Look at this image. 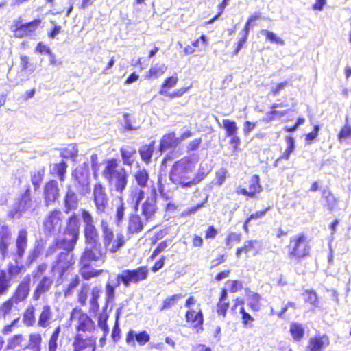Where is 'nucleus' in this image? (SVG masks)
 Wrapping results in <instances>:
<instances>
[{"mask_svg":"<svg viewBox=\"0 0 351 351\" xmlns=\"http://www.w3.org/2000/svg\"><path fill=\"white\" fill-rule=\"evenodd\" d=\"M149 269L147 267L141 266L134 269H125L119 274L115 280L109 279L105 287V306L103 311H106L109 303L115 298V289L121 283L125 287L131 284H138L147 278Z\"/></svg>","mask_w":351,"mask_h":351,"instance_id":"1","label":"nucleus"},{"mask_svg":"<svg viewBox=\"0 0 351 351\" xmlns=\"http://www.w3.org/2000/svg\"><path fill=\"white\" fill-rule=\"evenodd\" d=\"M104 252L101 245H86L79 261V271L82 277L88 280L100 275L103 270L93 268V261H104Z\"/></svg>","mask_w":351,"mask_h":351,"instance_id":"2","label":"nucleus"},{"mask_svg":"<svg viewBox=\"0 0 351 351\" xmlns=\"http://www.w3.org/2000/svg\"><path fill=\"white\" fill-rule=\"evenodd\" d=\"M102 176L108 182L111 190L122 194L128 184V175L123 167H119L116 159H110L106 162Z\"/></svg>","mask_w":351,"mask_h":351,"instance_id":"3","label":"nucleus"},{"mask_svg":"<svg viewBox=\"0 0 351 351\" xmlns=\"http://www.w3.org/2000/svg\"><path fill=\"white\" fill-rule=\"evenodd\" d=\"M27 246V231L25 229H21L19 231L16 240V253L14 254V263H10L8 266V276L10 278L19 275L24 266L19 265L21 259L23 257Z\"/></svg>","mask_w":351,"mask_h":351,"instance_id":"4","label":"nucleus"},{"mask_svg":"<svg viewBox=\"0 0 351 351\" xmlns=\"http://www.w3.org/2000/svg\"><path fill=\"white\" fill-rule=\"evenodd\" d=\"M311 250L309 240L304 233L291 237L288 245L289 258L300 261L309 254Z\"/></svg>","mask_w":351,"mask_h":351,"instance_id":"5","label":"nucleus"},{"mask_svg":"<svg viewBox=\"0 0 351 351\" xmlns=\"http://www.w3.org/2000/svg\"><path fill=\"white\" fill-rule=\"evenodd\" d=\"M73 185L80 195L85 196L91 191L90 174L86 163L79 165L72 173Z\"/></svg>","mask_w":351,"mask_h":351,"instance_id":"6","label":"nucleus"},{"mask_svg":"<svg viewBox=\"0 0 351 351\" xmlns=\"http://www.w3.org/2000/svg\"><path fill=\"white\" fill-rule=\"evenodd\" d=\"M82 219L84 223V235L86 245H101L99 241V230L92 214L85 209L82 210Z\"/></svg>","mask_w":351,"mask_h":351,"instance_id":"7","label":"nucleus"},{"mask_svg":"<svg viewBox=\"0 0 351 351\" xmlns=\"http://www.w3.org/2000/svg\"><path fill=\"white\" fill-rule=\"evenodd\" d=\"M63 214L60 210L50 211L43 221V232L47 237L57 236L61 231Z\"/></svg>","mask_w":351,"mask_h":351,"instance_id":"8","label":"nucleus"},{"mask_svg":"<svg viewBox=\"0 0 351 351\" xmlns=\"http://www.w3.org/2000/svg\"><path fill=\"white\" fill-rule=\"evenodd\" d=\"M100 226L105 248L112 253L117 252L123 245V236L117 235V239H114L113 230L106 219H101Z\"/></svg>","mask_w":351,"mask_h":351,"instance_id":"9","label":"nucleus"},{"mask_svg":"<svg viewBox=\"0 0 351 351\" xmlns=\"http://www.w3.org/2000/svg\"><path fill=\"white\" fill-rule=\"evenodd\" d=\"M32 206L31 191L28 186L21 196L14 202L8 214V217L11 219H20L27 210H31Z\"/></svg>","mask_w":351,"mask_h":351,"instance_id":"10","label":"nucleus"},{"mask_svg":"<svg viewBox=\"0 0 351 351\" xmlns=\"http://www.w3.org/2000/svg\"><path fill=\"white\" fill-rule=\"evenodd\" d=\"M75 263L73 254L68 252L59 253L51 265V271L58 273L59 278H62L66 271Z\"/></svg>","mask_w":351,"mask_h":351,"instance_id":"11","label":"nucleus"},{"mask_svg":"<svg viewBox=\"0 0 351 351\" xmlns=\"http://www.w3.org/2000/svg\"><path fill=\"white\" fill-rule=\"evenodd\" d=\"M93 202L96 208V213L101 214L105 212L108 206L109 198L106 189L101 183L95 184L93 191Z\"/></svg>","mask_w":351,"mask_h":351,"instance_id":"12","label":"nucleus"},{"mask_svg":"<svg viewBox=\"0 0 351 351\" xmlns=\"http://www.w3.org/2000/svg\"><path fill=\"white\" fill-rule=\"evenodd\" d=\"M156 196V191L153 189L150 195L147 197L146 200L141 205V213L145 221H152L155 217L157 210Z\"/></svg>","mask_w":351,"mask_h":351,"instance_id":"13","label":"nucleus"},{"mask_svg":"<svg viewBox=\"0 0 351 351\" xmlns=\"http://www.w3.org/2000/svg\"><path fill=\"white\" fill-rule=\"evenodd\" d=\"M31 276L26 275L16 287L12 297V300L15 302V304L25 301L29 294L31 287Z\"/></svg>","mask_w":351,"mask_h":351,"instance_id":"14","label":"nucleus"},{"mask_svg":"<svg viewBox=\"0 0 351 351\" xmlns=\"http://www.w3.org/2000/svg\"><path fill=\"white\" fill-rule=\"evenodd\" d=\"M71 319L77 320V330L84 332H91L95 329V323L87 314L81 310L74 309L71 314Z\"/></svg>","mask_w":351,"mask_h":351,"instance_id":"15","label":"nucleus"},{"mask_svg":"<svg viewBox=\"0 0 351 351\" xmlns=\"http://www.w3.org/2000/svg\"><path fill=\"white\" fill-rule=\"evenodd\" d=\"M60 189L56 180H52L45 184L43 189L44 204L46 206L53 205L59 198Z\"/></svg>","mask_w":351,"mask_h":351,"instance_id":"16","label":"nucleus"},{"mask_svg":"<svg viewBox=\"0 0 351 351\" xmlns=\"http://www.w3.org/2000/svg\"><path fill=\"white\" fill-rule=\"evenodd\" d=\"M176 154L173 152H170L169 154H167L164 158L161 165L160 174V176H165L167 172L168 171V167H170V171L169 173V179L171 182V184H174L176 182V160H175Z\"/></svg>","mask_w":351,"mask_h":351,"instance_id":"17","label":"nucleus"},{"mask_svg":"<svg viewBox=\"0 0 351 351\" xmlns=\"http://www.w3.org/2000/svg\"><path fill=\"white\" fill-rule=\"evenodd\" d=\"M53 284L52 276H44L38 281L32 295V299L38 301L43 295L50 291Z\"/></svg>","mask_w":351,"mask_h":351,"instance_id":"18","label":"nucleus"},{"mask_svg":"<svg viewBox=\"0 0 351 351\" xmlns=\"http://www.w3.org/2000/svg\"><path fill=\"white\" fill-rule=\"evenodd\" d=\"M79 202L80 198L78 195L74 191L71 186H68L66 194L64 197L65 213H69L72 210H76L78 207Z\"/></svg>","mask_w":351,"mask_h":351,"instance_id":"19","label":"nucleus"},{"mask_svg":"<svg viewBox=\"0 0 351 351\" xmlns=\"http://www.w3.org/2000/svg\"><path fill=\"white\" fill-rule=\"evenodd\" d=\"M150 339L149 334L146 331H142L139 333H136L134 330H130L126 335L125 342L126 343L132 347H136V342L140 346L145 345Z\"/></svg>","mask_w":351,"mask_h":351,"instance_id":"20","label":"nucleus"},{"mask_svg":"<svg viewBox=\"0 0 351 351\" xmlns=\"http://www.w3.org/2000/svg\"><path fill=\"white\" fill-rule=\"evenodd\" d=\"M80 226V222L78 216L75 213L72 214L66 220L64 234L78 239Z\"/></svg>","mask_w":351,"mask_h":351,"instance_id":"21","label":"nucleus"},{"mask_svg":"<svg viewBox=\"0 0 351 351\" xmlns=\"http://www.w3.org/2000/svg\"><path fill=\"white\" fill-rule=\"evenodd\" d=\"M210 171L211 168L207 164L201 163L196 176L191 181H180V184L182 187L191 186L204 180Z\"/></svg>","mask_w":351,"mask_h":351,"instance_id":"22","label":"nucleus"},{"mask_svg":"<svg viewBox=\"0 0 351 351\" xmlns=\"http://www.w3.org/2000/svg\"><path fill=\"white\" fill-rule=\"evenodd\" d=\"M78 239H74L72 237L66 236L63 234L62 238L56 239V246L59 249H62L65 252L71 253L77 243Z\"/></svg>","mask_w":351,"mask_h":351,"instance_id":"23","label":"nucleus"},{"mask_svg":"<svg viewBox=\"0 0 351 351\" xmlns=\"http://www.w3.org/2000/svg\"><path fill=\"white\" fill-rule=\"evenodd\" d=\"M329 344V339L326 335H317L311 338L308 348L309 351H322Z\"/></svg>","mask_w":351,"mask_h":351,"instance_id":"24","label":"nucleus"},{"mask_svg":"<svg viewBox=\"0 0 351 351\" xmlns=\"http://www.w3.org/2000/svg\"><path fill=\"white\" fill-rule=\"evenodd\" d=\"M40 23L41 21L40 19H35L29 23L21 24L19 26H17L15 31L16 36L18 37H23L28 35L31 32H34Z\"/></svg>","mask_w":351,"mask_h":351,"instance_id":"25","label":"nucleus"},{"mask_svg":"<svg viewBox=\"0 0 351 351\" xmlns=\"http://www.w3.org/2000/svg\"><path fill=\"white\" fill-rule=\"evenodd\" d=\"M145 222V221H144L141 219L138 215H132L128 222V232L132 234L141 232Z\"/></svg>","mask_w":351,"mask_h":351,"instance_id":"26","label":"nucleus"},{"mask_svg":"<svg viewBox=\"0 0 351 351\" xmlns=\"http://www.w3.org/2000/svg\"><path fill=\"white\" fill-rule=\"evenodd\" d=\"M186 320L188 323L191 324L194 327L199 328L202 330V325L204 322L203 315L199 310L196 312L193 310H189L186 313Z\"/></svg>","mask_w":351,"mask_h":351,"instance_id":"27","label":"nucleus"},{"mask_svg":"<svg viewBox=\"0 0 351 351\" xmlns=\"http://www.w3.org/2000/svg\"><path fill=\"white\" fill-rule=\"evenodd\" d=\"M121 154L124 165H132L136 154V150L134 147L125 146L121 149Z\"/></svg>","mask_w":351,"mask_h":351,"instance_id":"28","label":"nucleus"},{"mask_svg":"<svg viewBox=\"0 0 351 351\" xmlns=\"http://www.w3.org/2000/svg\"><path fill=\"white\" fill-rule=\"evenodd\" d=\"M260 18L259 14H255L253 16H251L249 19L247 20L245 29H243V37L241 38L238 42V45L237 49L234 51V54H237L239 50L243 47V45L245 43L247 40V38L249 34L250 27L251 25H252V23L256 21Z\"/></svg>","mask_w":351,"mask_h":351,"instance_id":"29","label":"nucleus"},{"mask_svg":"<svg viewBox=\"0 0 351 351\" xmlns=\"http://www.w3.org/2000/svg\"><path fill=\"white\" fill-rule=\"evenodd\" d=\"M155 141H152L148 145H144L138 149L139 154L142 160L146 164L151 162L152 157L155 149Z\"/></svg>","mask_w":351,"mask_h":351,"instance_id":"30","label":"nucleus"},{"mask_svg":"<svg viewBox=\"0 0 351 351\" xmlns=\"http://www.w3.org/2000/svg\"><path fill=\"white\" fill-rule=\"evenodd\" d=\"M176 86V78L173 76L165 80L161 86L160 93L171 98L176 96V90L173 89Z\"/></svg>","mask_w":351,"mask_h":351,"instance_id":"31","label":"nucleus"},{"mask_svg":"<svg viewBox=\"0 0 351 351\" xmlns=\"http://www.w3.org/2000/svg\"><path fill=\"white\" fill-rule=\"evenodd\" d=\"M176 147V134L174 132L169 133L162 136L160 143V151L163 152Z\"/></svg>","mask_w":351,"mask_h":351,"instance_id":"32","label":"nucleus"},{"mask_svg":"<svg viewBox=\"0 0 351 351\" xmlns=\"http://www.w3.org/2000/svg\"><path fill=\"white\" fill-rule=\"evenodd\" d=\"M101 291V287L100 286H95L91 289L90 298L89 300L90 312L96 313L98 311L99 308L98 299L100 297Z\"/></svg>","mask_w":351,"mask_h":351,"instance_id":"33","label":"nucleus"},{"mask_svg":"<svg viewBox=\"0 0 351 351\" xmlns=\"http://www.w3.org/2000/svg\"><path fill=\"white\" fill-rule=\"evenodd\" d=\"M259 246L260 245L258 241H247L244 243L243 247L237 248L236 255L237 257H239L241 253L244 252L247 254L250 252H254V254H256L258 250Z\"/></svg>","mask_w":351,"mask_h":351,"instance_id":"34","label":"nucleus"},{"mask_svg":"<svg viewBox=\"0 0 351 351\" xmlns=\"http://www.w3.org/2000/svg\"><path fill=\"white\" fill-rule=\"evenodd\" d=\"M51 317L52 313L51 307L49 305L43 306L38 318V325L43 328L47 327L49 325V321Z\"/></svg>","mask_w":351,"mask_h":351,"instance_id":"35","label":"nucleus"},{"mask_svg":"<svg viewBox=\"0 0 351 351\" xmlns=\"http://www.w3.org/2000/svg\"><path fill=\"white\" fill-rule=\"evenodd\" d=\"M134 177L137 184L140 187L147 186V183L149 180V176L147 171L145 168H139L134 173Z\"/></svg>","mask_w":351,"mask_h":351,"instance_id":"36","label":"nucleus"},{"mask_svg":"<svg viewBox=\"0 0 351 351\" xmlns=\"http://www.w3.org/2000/svg\"><path fill=\"white\" fill-rule=\"evenodd\" d=\"M12 286L11 279L4 270H0V296L6 295Z\"/></svg>","mask_w":351,"mask_h":351,"instance_id":"37","label":"nucleus"},{"mask_svg":"<svg viewBox=\"0 0 351 351\" xmlns=\"http://www.w3.org/2000/svg\"><path fill=\"white\" fill-rule=\"evenodd\" d=\"M23 324L27 326H32L36 322L35 308L34 306H29L23 313Z\"/></svg>","mask_w":351,"mask_h":351,"instance_id":"38","label":"nucleus"},{"mask_svg":"<svg viewBox=\"0 0 351 351\" xmlns=\"http://www.w3.org/2000/svg\"><path fill=\"white\" fill-rule=\"evenodd\" d=\"M262 187L259 184V177L257 175H254L249 182V197L252 198L256 193L261 191Z\"/></svg>","mask_w":351,"mask_h":351,"instance_id":"39","label":"nucleus"},{"mask_svg":"<svg viewBox=\"0 0 351 351\" xmlns=\"http://www.w3.org/2000/svg\"><path fill=\"white\" fill-rule=\"evenodd\" d=\"M45 176V168L40 167L38 169L35 170L32 173L31 175V181L32 184L34 186V189L37 190L44 178Z\"/></svg>","mask_w":351,"mask_h":351,"instance_id":"40","label":"nucleus"},{"mask_svg":"<svg viewBox=\"0 0 351 351\" xmlns=\"http://www.w3.org/2000/svg\"><path fill=\"white\" fill-rule=\"evenodd\" d=\"M286 141L287 143V147L286 150L283 152L282 155L276 160L275 162V166H277L278 162H279L280 160H281L282 159L288 160L291 154L293 152L295 149V141L292 137H287Z\"/></svg>","mask_w":351,"mask_h":351,"instance_id":"41","label":"nucleus"},{"mask_svg":"<svg viewBox=\"0 0 351 351\" xmlns=\"http://www.w3.org/2000/svg\"><path fill=\"white\" fill-rule=\"evenodd\" d=\"M67 165L66 162L62 160L58 164H54L52 168L53 173L57 175L61 182H63L65 178V173L66 172Z\"/></svg>","mask_w":351,"mask_h":351,"instance_id":"42","label":"nucleus"},{"mask_svg":"<svg viewBox=\"0 0 351 351\" xmlns=\"http://www.w3.org/2000/svg\"><path fill=\"white\" fill-rule=\"evenodd\" d=\"M123 128L125 130H137L140 127L136 125L135 119L128 113L123 114Z\"/></svg>","mask_w":351,"mask_h":351,"instance_id":"43","label":"nucleus"},{"mask_svg":"<svg viewBox=\"0 0 351 351\" xmlns=\"http://www.w3.org/2000/svg\"><path fill=\"white\" fill-rule=\"evenodd\" d=\"M61 331L60 326H58L53 332L48 342V351H56L58 348V339Z\"/></svg>","mask_w":351,"mask_h":351,"instance_id":"44","label":"nucleus"},{"mask_svg":"<svg viewBox=\"0 0 351 351\" xmlns=\"http://www.w3.org/2000/svg\"><path fill=\"white\" fill-rule=\"evenodd\" d=\"M223 126L226 130V136H234L237 134L238 128L234 121L223 119Z\"/></svg>","mask_w":351,"mask_h":351,"instance_id":"45","label":"nucleus"},{"mask_svg":"<svg viewBox=\"0 0 351 351\" xmlns=\"http://www.w3.org/2000/svg\"><path fill=\"white\" fill-rule=\"evenodd\" d=\"M89 291L90 288L88 284L83 283L77 295L78 302L82 306L86 305Z\"/></svg>","mask_w":351,"mask_h":351,"instance_id":"46","label":"nucleus"},{"mask_svg":"<svg viewBox=\"0 0 351 351\" xmlns=\"http://www.w3.org/2000/svg\"><path fill=\"white\" fill-rule=\"evenodd\" d=\"M290 332L295 341H300L304 336V330L302 324L293 323L290 326Z\"/></svg>","mask_w":351,"mask_h":351,"instance_id":"47","label":"nucleus"},{"mask_svg":"<svg viewBox=\"0 0 351 351\" xmlns=\"http://www.w3.org/2000/svg\"><path fill=\"white\" fill-rule=\"evenodd\" d=\"M132 200L134 204L135 210H138V206L141 202L144 199L145 192L140 188H135L131 194Z\"/></svg>","mask_w":351,"mask_h":351,"instance_id":"48","label":"nucleus"},{"mask_svg":"<svg viewBox=\"0 0 351 351\" xmlns=\"http://www.w3.org/2000/svg\"><path fill=\"white\" fill-rule=\"evenodd\" d=\"M14 304L15 302L10 298L0 305V319H5V317L10 313Z\"/></svg>","mask_w":351,"mask_h":351,"instance_id":"49","label":"nucleus"},{"mask_svg":"<svg viewBox=\"0 0 351 351\" xmlns=\"http://www.w3.org/2000/svg\"><path fill=\"white\" fill-rule=\"evenodd\" d=\"M42 337L39 333L29 335V343L31 349L34 351H41Z\"/></svg>","mask_w":351,"mask_h":351,"instance_id":"50","label":"nucleus"},{"mask_svg":"<svg viewBox=\"0 0 351 351\" xmlns=\"http://www.w3.org/2000/svg\"><path fill=\"white\" fill-rule=\"evenodd\" d=\"M247 297L249 300L248 305L250 306V307L254 311H259L261 307V296L256 293L251 292L250 294H248Z\"/></svg>","mask_w":351,"mask_h":351,"instance_id":"51","label":"nucleus"},{"mask_svg":"<svg viewBox=\"0 0 351 351\" xmlns=\"http://www.w3.org/2000/svg\"><path fill=\"white\" fill-rule=\"evenodd\" d=\"M80 282V277L77 275H75L71 279L64 290L65 297L71 296L73 293L74 289L79 285Z\"/></svg>","mask_w":351,"mask_h":351,"instance_id":"52","label":"nucleus"},{"mask_svg":"<svg viewBox=\"0 0 351 351\" xmlns=\"http://www.w3.org/2000/svg\"><path fill=\"white\" fill-rule=\"evenodd\" d=\"M159 191L161 196L166 200L170 199L173 197V191H171V187L169 184L163 185L161 183L160 178L158 179Z\"/></svg>","mask_w":351,"mask_h":351,"instance_id":"53","label":"nucleus"},{"mask_svg":"<svg viewBox=\"0 0 351 351\" xmlns=\"http://www.w3.org/2000/svg\"><path fill=\"white\" fill-rule=\"evenodd\" d=\"M181 168L186 172H191L195 168V164L189 158H184L180 161L177 162V169Z\"/></svg>","mask_w":351,"mask_h":351,"instance_id":"54","label":"nucleus"},{"mask_svg":"<svg viewBox=\"0 0 351 351\" xmlns=\"http://www.w3.org/2000/svg\"><path fill=\"white\" fill-rule=\"evenodd\" d=\"M166 69L167 67L165 64H156L149 69V76L151 77L158 78L165 72Z\"/></svg>","mask_w":351,"mask_h":351,"instance_id":"55","label":"nucleus"},{"mask_svg":"<svg viewBox=\"0 0 351 351\" xmlns=\"http://www.w3.org/2000/svg\"><path fill=\"white\" fill-rule=\"evenodd\" d=\"M62 156L64 158H75L78 154V149L76 145H69L62 152Z\"/></svg>","mask_w":351,"mask_h":351,"instance_id":"56","label":"nucleus"},{"mask_svg":"<svg viewBox=\"0 0 351 351\" xmlns=\"http://www.w3.org/2000/svg\"><path fill=\"white\" fill-rule=\"evenodd\" d=\"M23 340V337L22 335H15L12 338L9 339L8 341V344L6 349L7 350H14L17 346L21 345V343Z\"/></svg>","mask_w":351,"mask_h":351,"instance_id":"57","label":"nucleus"},{"mask_svg":"<svg viewBox=\"0 0 351 351\" xmlns=\"http://www.w3.org/2000/svg\"><path fill=\"white\" fill-rule=\"evenodd\" d=\"M74 351H82L86 348V342L80 334L76 335L73 343Z\"/></svg>","mask_w":351,"mask_h":351,"instance_id":"58","label":"nucleus"},{"mask_svg":"<svg viewBox=\"0 0 351 351\" xmlns=\"http://www.w3.org/2000/svg\"><path fill=\"white\" fill-rule=\"evenodd\" d=\"M108 319V315L105 313H101L98 316V326L103 331L105 335H107L109 332V328L107 324V320Z\"/></svg>","mask_w":351,"mask_h":351,"instance_id":"59","label":"nucleus"},{"mask_svg":"<svg viewBox=\"0 0 351 351\" xmlns=\"http://www.w3.org/2000/svg\"><path fill=\"white\" fill-rule=\"evenodd\" d=\"M21 71H28L30 73L34 71V66L29 62V58L26 56H21Z\"/></svg>","mask_w":351,"mask_h":351,"instance_id":"60","label":"nucleus"},{"mask_svg":"<svg viewBox=\"0 0 351 351\" xmlns=\"http://www.w3.org/2000/svg\"><path fill=\"white\" fill-rule=\"evenodd\" d=\"M261 34L262 35H265L267 37V39H268L271 42L280 44V45H285V41L280 38L278 37L274 33L271 32H269L267 29H262L261 31Z\"/></svg>","mask_w":351,"mask_h":351,"instance_id":"61","label":"nucleus"},{"mask_svg":"<svg viewBox=\"0 0 351 351\" xmlns=\"http://www.w3.org/2000/svg\"><path fill=\"white\" fill-rule=\"evenodd\" d=\"M241 239V234L236 232H231L226 238V245L231 249L234 243H238Z\"/></svg>","mask_w":351,"mask_h":351,"instance_id":"62","label":"nucleus"},{"mask_svg":"<svg viewBox=\"0 0 351 351\" xmlns=\"http://www.w3.org/2000/svg\"><path fill=\"white\" fill-rule=\"evenodd\" d=\"M125 206L124 203L123 202V199L120 198V204L118 205L116 209V221L118 226L120 225L121 222L123 221L124 214H125Z\"/></svg>","mask_w":351,"mask_h":351,"instance_id":"63","label":"nucleus"},{"mask_svg":"<svg viewBox=\"0 0 351 351\" xmlns=\"http://www.w3.org/2000/svg\"><path fill=\"white\" fill-rule=\"evenodd\" d=\"M288 84L289 83L287 81L277 84L276 86H274L271 88L269 93L274 96L278 95L280 91L284 90L285 87L288 86Z\"/></svg>","mask_w":351,"mask_h":351,"instance_id":"64","label":"nucleus"}]
</instances>
